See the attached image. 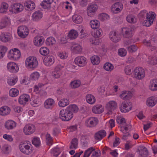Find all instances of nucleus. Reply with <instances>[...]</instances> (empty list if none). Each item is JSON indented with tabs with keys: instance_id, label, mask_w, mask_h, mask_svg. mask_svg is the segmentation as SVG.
I'll return each mask as SVG.
<instances>
[{
	"instance_id": "23",
	"label": "nucleus",
	"mask_w": 157,
	"mask_h": 157,
	"mask_svg": "<svg viewBox=\"0 0 157 157\" xmlns=\"http://www.w3.org/2000/svg\"><path fill=\"white\" fill-rule=\"evenodd\" d=\"M17 124L12 120H8L4 124L5 129L8 130H10L14 129L17 126Z\"/></svg>"
},
{
	"instance_id": "13",
	"label": "nucleus",
	"mask_w": 157,
	"mask_h": 157,
	"mask_svg": "<svg viewBox=\"0 0 157 157\" xmlns=\"http://www.w3.org/2000/svg\"><path fill=\"white\" fill-rule=\"evenodd\" d=\"M74 63L80 67L85 66L87 63V59L82 56H79L75 57L74 60Z\"/></svg>"
},
{
	"instance_id": "38",
	"label": "nucleus",
	"mask_w": 157,
	"mask_h": 157,
	"mask_svg": "<svg viewBox=\"0 0 157 157\" xmlns=\"http://www.w3.org/2000/svg\"><path fill=\"white\" fill-rule=\"evenodd\" d=\"M19 94V90L15 88L10 89L9 91V96L12 98H15Z\"/></svg>"
},
{
	"instance_id": "1",
	"label": "nucleus",
	"mask_w": 157,
	"mask_h": 157,
	"mask_svg": "<svg viewBox=\"0 0 157 157\" xmlns=\"http://www.w3.org/2000/svg\"><path fill=\"white\" fill-rule=\"evenodd\" d=\"M39 64L37 58L35 56H30L26 58L25 62V66L29 70H33L36 68Z\"/></svg>"
},
{
	"instance_id": "51",
	"label": "nucleus",
	"mask_w": 157,
	"mask_h": 157,
	"mask_svg": "<svg viewBox=\"0 0 157 157\" xmlns=\"http://www.w3.org/2000/svg\"><path fill=\"white\" fill-rule=\"evenodd\" d=\"M91 62L94 65H98L100 63V58L97 56H93L90 58Z\"/></svg>"
},
{
	"instance_id": "46",
	"label": "nucleus",
	"mask_w": 157,
	"mask_h": 157,
	"mask_svg": "<svg viewBox=\"0 0 157 157\" xmlns=\"http://www.w3.org/2000/svg\"><path fill=\"white\" fill-rule=\"evenodd\" d=\"M126 21L130 23L134 24L137 21V19L134 16L130 14L128 15L126 17Z\"/></svg>"
},
{
	"instance_id": "50",
	"label": "nucleus",
	"mask_w": 157,
	"mask_h": 157,
	"mask_svg": "<svg viewBox=\"0 0 157 157\" xmlns=\"http://www.w3.org/2000/svg\"><path fill=\"white\" fill-rule=\"evenodd\" d=\"M110 18L109 15L107 13H102L98 15V18L102 21L108 20Z\"/></svg>"
},
{
	"instance_id": "18",
	"label": "nucleus",
	"mask_w": 157,
	"mask_h": 157,
	"mask_svg": "<svg viewBox=\"0 0 157 157\" xmlns=\"http://www.w3.org/2000/svg\"><path fill=\"white\" fill-rule=\"evenodd\" d=\"M35 130L36 128L34 125L31 124H28L24 127L23 132L25 135H29L33 133Z\"/></svg>"
},
{
	"instance_id": "37",
	"label": "nucleus",
	"mask_w": 157,
	"mask_h": 157,
	"mask_svg": "<svg viewBox=\"0 0 157 157\" xmlns=\"http://www.w3.org/2000/svg\"><path fill=\"white\" fill-rule=\"evenodd\" d=\"M92 111L95 113H101L103 112L104 109L102 105L101 104L97 105L93 107Z\"/></svg>"
},
{
	"instance_id": "24",
	"label": "nucleus",
	"mask_w": 157,
	"mask_h": 157,
	"mask_svg": "<svg viewBox=\"0 0 157 157\" xmlns=\"http://www.w3.org/2000/svg\"><path fill=\"white\" fill-rule=\"evenodd\" d=\"M157 103V97L155 96H151L148 97L146 101V105L149 107L152 108Z\"/></svg>"
},
{
	"instance_id": "57",
	"label": "nucleus",
	"mask_w": 157,
	"mask_h": 157,
	"mask_svg": "<svg viewBox=\"0 0 157 157\" xmlns=\"http://www.w3.org/2000/svg\"><path fill=\"white\" fill-rule=\"evenodd\" d=\"M46 143L49 145H51L53 143V139L50 135L47 133L45 135Z\"/></svg>"
},
{
	"instance_id": "56",
	"label": "nucleus",
	"mask_w": 157,
	"mask_h": 157,
	"mask_svg": "<svg viewBox=\"0 0 157 157\" xmlns=\"http://www.w3.org/2000/svg\"><path fill=\"white\" fill-rule=\"evenodd\" d=\"M62 150L59 149L58 147H56L53 148L51 150V154L54 156H57L61 152Z\"/></svg>"
},
{
	"instance_id": "3",
	"label": "nucleus",
	"mask_w": 157,
	"mask_h": 157,
	"mask_svg": "<svg viewBox=\"0 0 157 157\" xmlns=\"http://www.w3.org/2000/svg\"><path fill=\"white\" fill-rule=\"evenodd\" d=\"M21 52L17 48H13L10 49L7 55L8 58L10 60L17 61L21 57Z\"/></svg>"
},
{
	"instance_id": "34",
	"label": "nucleus",
	"mask_w": 157,
	"mask_h": 157,
	"mask_svg": "<svg viewBox=\"0 0 157 157\" xmlns=\"http://www.w3.org/2000/svg\"><path fill=\"white\" fill-rule=\"evenodd\" d=\"M148 87L151 91L157 90V79L154 78L151 79L149 82Z\"/></svg>"
},
{
	"instance_id": "15",
	"label": "nucleus",
	"mask_w": 157,
	"mask_h": 157,
	"mask_svg": "<svg viewBox=\"0 0 157 157\" xmlns=\"http://www.w3.org/2000/svg\"><path fill=\"white\" fill-rule=\"evenodd\" d=\"M132 108V103L129 101H124L122 102L120 107L121 111L123 113L128 112Z\"/></svg>"
},
{
	"instance_id": "29",
	"label": "nucleus",
	"mask_w": 157,
	"mask_h": 157,
	"mask_svg": "<svg viewBox=\"0 0 157 157\" xmlns=\"http://www.w3.org/2000/svg\"><path fill=\"white\" fill-rule=\"evenodd\" d=\"M12 38V35L9 33H3L0 35V40L3 42H7Z\"/></svg>"
},
{
	"instance_id": "27",
	"label": "nucleus",
	"mask_w": 157,
	"mask_h": 157,
	"mask_svg": "<svg viewBox=\"0 0 157 157\" xmlns=\"http://www.w3.org/2000/svg\"><path fill=\"white\" fill-rule=\"evenodd\" d=\"M132 94L131 91L123 90L121 92L119 97L122 100H128L132 98Z\"/></svg>"
},
{
	"instance_id": "7",
	"label": "nucleus",
	"mask_w": 157,
	"mask_h": 157,
	"mask_svg": "<svg viewBox=\"0 0 157 157\" xmlns=\"http://www.w3.org/2000/svg\"><path fill=\"white\" fill-rule=\"evenodd\" d=\"M117 107V104L116 101L110 100L107 102L105 106V110L107 111V113L112 114L113 111L116 109Z\"/></svg>"
},
{
	"instance_id": "9",
	"label": "nucleus",
	"mask_w": 157,
	"mask_h": 157,
	"mask_svg": "<svg viewBox=\"0 0 157 157\" xmlns=\"http://www.w3.org/2000/svg\"><path fill=\"white\" fill-rule=\"evenodd\" d=\"M23 10L24 6L22 4L16 3L10 6L9 11L12 13L17 14L21 12Z\"/></svg>"
},
{
	"instance_id": "36",
	"label": "nucleus",
	"mask_w": 157,
	"mask_h": 157,
	"mask_svg": "<svg viewBox=\"0 0 157 157\" xmlns=\"http://www.w3.org/2000/svg\"><path fill=\"white\" fill-rule=\"evenodd\" d=\"M89 25L92 29H96L99 27L100 23L99 20L94 19L90 21Z\"/></svg>"
},
{
	"instance_id": "45",
	"label": "nucleus",
	"mask_w": 157,
	"mask_h": 157,
	"mask_svg": "<svg viewBox=\"0 0 157 157\" xmlns=\"http://www.w3.org/2000/svg\"><path fill=\"white\" fill-rule=\"evenodd\" d=\"M40 76V74L39 72L37 71H35L31 74L29 78L32 81H36L39 79Z\"/></svg>"
},
{
	"instance_id": "62",
	"label": "nucleus",
	"mask_w": 157,
	"mask_h": 157,
	"mask_svg": "<svg viewBox=\"0 0 157 157\" xmlns=\"http://www.w3.org/2000/svg\"><path fill=\"white\" fill-rule=\"evenodd\" d=\"M127 53V51L124 48H120L118 50L117 54L120 56L124 57L126 55Z\"/></svg>"
},
{
	"instance_id": "30",
	"label": "nucleus",
	"mask_w": 157,
	"mask_h": 157,
	"mask_svg": "<svg viewBox=\"0 0 157 157\" xmlns=\"http://www.w3.org/2000/svg\"><path fill=\"white\" fill-rule=\"evenodd\" d=\"M43 13L41 11H35L32 15V20L33 21H38L43 17Z\"/></svg>"
},
{
	"instance_id": "10",
	"label": "nucleus",
	"mask_w": 157,
	"mask_h": 157,
	"mask_svg": "<svg viewBox=\"0 0 157 157\" xmlns=\"http://www.w3.org/2000/svg\"><path fill=\"white\" fill-rule=\"evenodd\" d=\"M17 33L20 37L24 38L26 37L29 35V30L27 26L23 25L18 27Z\"/></svg>"
},
{
	"instance_id": "20",
	"label": "nucleus",
	"mask_w": 157,
	"mask_h": 157,
	"mask_svg": "<svg viewBox=\"0 0 157 157\" xmlns=\"http://www.w3.org/2000/svg\"><path fill=\"white\" fill-rule=\"evenodd\" d=\"M55 102L54 100L52 98H48L46 99L44 103V108L48 110L52 109L55 106Z\"/></svg>"
},
{
	"instance_id": "35",
	"label": "nucleus",
	"mask_w": 157,
	"mask_h": 157,
	"mask_svg": "<svg viewBox=\"0 0 157 157\" xmlns=\"http://www.w3.org/2000/svg\"><path fill=\"white\" fill-rule=\"evenodd\" d=\"M78 35V33L77 30L72 29L68 32L67 36L70 40H73L77 38Z\"/></svg>"
},
{
	"instance_id": "19",
	"label": "nucleus",
	"mask_w": 157,
	"mask_h": 157,
	"mask_svg": "<svg viewBox=\"0 0 157 157\" xmlns=\"http://www.w3.org/2000/svg\"><path fill=\"white\" fill-rule=\"evenodd\" d=\"M72 53L74 54H80L82 52V47L80 44H73L70 47Z\"/></svg>"
},
{
	"instance_id": "60",
	"label": "nucleus",
	"mask_w": 157,
	"mask_h": 157,
	"mask_svg": "<svg viewBox=\"0 0 157 157\" xmlns=\"http://www.w3.org/2000/svg\"><path fill=\"white\" fill-rule=\"evenodd\" d=\"M95 150V149L93 147H91L86 150L84 152L83 157H89L91 154Z\"/></svg>"
},
{
	"instance_id": "21",
	"label": "nucleus",
	"mask_w": 157,
	"mask_h": 157,
	"mask_svg": "<svg viewBox=\"0 0 157 157\" xmlns=\"http://www.w3.org/2000/svg\"><path fill=\"white\" fill-rule=\"evenodd\" d=\"M98 123V119L96 117H90L85 121V124L88 127H93L96 126Z\"/></svg>"
},
{
	"instance_id": "4",
	"label": "nucleus",
	"mask_w": 157,
	"mask_h": 157,
	"mask_svg": "<svg viewBox=\"0 0 157 157\" xmlns=\"http://www.w3.org/2000/svg\"><path fill=\"white\" fill-rule=\"evenodd\" d=\"M156 14L154 12L149 11L146 14V19L143 22V25L149 27L151 25L155 19Z\"/></svg>"
},
{
	"instance_id": "31",
	"label": "nucleus",
	"mask_w": 157,
	"mask_h": 157,
	"mask_svg": "<svg viewBox=\"0 0 157 157\" xmlns=\"http://www.w3.org/2000/svg\"><path fill=\"white\" fill-rule=\"evenodd\" d=\"M11 109L6 105L3 106L0 108V115L6 116L9 115L11 112Z\"/></svg>"
},
{
	"instance_id": "16",
	"label": "nucleus",
	"mask_w": 157,
	"mask_h": 157,
	"mask_svg": "<svg viewBox=\"0 0 157 157\" xmlns=\"http://www.w3.org/2000/svg\"><path fill=\"white\" fill-rule=\"evenodd\" d=\"M121 32L126 38L132 37L133 35L132 29L130 27H124L121 28Z\"/></svg>"
},
{
	"instance_id": "58",
	"label": "nucleus",
	"mask_w": 157,
	"mask_h": 157,
	"mask_svg": "<svg viewBox=\"0 0 157 157\" xmlns=\"http://www.w3.org/2000/svg\"><path fill=\"white\" fill-rule=\"evenodd\" d=\"M78 140L76 138L74 139L71 142L70 148L71 149H76L78 147Z\"/></svg>"
},
{
	"instance_id": "26",
	"label": "nucleus",
	"mask_w": 157,
	"mask_h": 157,
	"mask_svg": "<svg viewBox=\"0 0 157 157\" xmlns=\"http://www.w3.org/2000/svg\"><path fill=\"white\" fill-rule=\"evenodd\" d=\"M30 99L29 95L24 94L21 95L18 99V103L21 105H25Z\"/></svg>"
},
{
	"instance_id": "64",
	"label": "nucleus",
	"mask_w": 157,
	"mask_h": 157,
	"mask_svg": "<svg viewBox=\"0 0 157 157\" xmlns=\"http://www.w3.org/2000/svg\"><path fill=\"white\" fill-rule=\"evenodd\" d=\"M58 56L61 59H65L67 58L68 54L65 52H61L58 53Z\"/></svg>"
},
{
	"instance_id": "5",
	"label": "nucleus",
	"mask_w": 157,
	"mask_h": 157,
	"mask_svg": "<svg viewBox=\"0 0 157 157\" xmlns=\"http://www.w3.org/2000/svg\"><path fill=\"white\" fill-rule=\"evenodd\" d=\"M60 119L63 121H69L72 119L73 114L66 108L61 110L59 114Z\"/></svg>"
},
{
	"instance_id": "49",
	"label": "nucleus",
	"mask_w": 157,
	"mask_h": 157,
	"mask_svg": "<svg viewBox=\"0 0 157 157\" xmlns=\"http://www.w3.org/2000/svg\"><path fill=\"white\" fill-rule=\"evenodd\" d=\"M106 135V132L104 130H101L99 131L95 135L96 139L101 140Z\"/></svg>"
},
{
	"instance_id": "52",
	"label": "nucleus",
	"mask_w": 157,
	"mask_h": 157,
	"mask_svg": "<svg viewBox=\"0 0 157 157\" xmlns=\"http://www.w3.org/2000/svg\"><path fill=\"white\" fill-rule=\"evenodd\" d=\"M49 50L47 47H42L39 49L40 54L43 56H46L49 53Z\"/></svg>"
},
{
	"instance_id": "44",
	"label": "nucleus",
	"mask_w": 157,
	"mask_h": 157,
	"mask_svg": "<svg viewBox=\"0 0 157 157\" xmlns=\"http://www.w3.org/2000/svg\"><path fill=\"white\" fill-rule=\"evenodd\" d=\"M103 34L102 29L100 28L92 32V35L95 38H98L102 36Z\"/></svg>"
},
{
	"instance_id": "48",
	"label": "nucleus",
	"mask_w": 157,
	"mask_h": 157,
	"mask_svg": "<svg viewBox=\"0 0 157 157\" xmlns=\"http://www.w3.org/2000/svg\"><path fill=\"white\" fill-rule=\"evenodd\" d=\"M81 84V82L79 80H75L71 82L70 86L73 89H75L79 87Z\"/></svg>"
},
{
	"instance_id": "59",
	"label": "nucleus",
	"mask_w": 157,
	"mask_h": 157,
	"mask_svg": "<svg viewBox=\"0 0 157 157\" xmlns=\"http://www.w3.org/2000/svg\"><path fill=\"white\" fill-rule=\"evenodd\" d=\"M32 142L36 147L39 146L41 144L40 139L36 137H33L32 138Z\"/></svg>"
},
{
	"instance_id": "2",
	"label": "nucleus",
	"mask_w": 157,
	"mask_h": 157,
	"mask_svg": "<svg viewBox=\"0 0 157 157\" xmlns=\"http://www.w3.org/2000/svg\"><path fill=\"white\" fill-rule=\"evenodd\" d=\"M18 147L22 153L27 155L31 154L33 151L32 145L29 141L21 142Z\"/></svg>"
},
{
	"instance_id": "43",
	"label": "nucleus",
	"mask_w": 157,
	"mask_h": 157,
	"mask_svg": "<svg viewBox=\"0 0 157 157\" xmlns=\"http://www.w3.org/2000/svg\"><path fill=\"white\" fill-rule=\"evenodd\" d=\"M17 80V77L12 76L8 78L7 82L9 85L13 86L16 84Z\"/></svg>"
},
{
	"instance_id": "42",
	"label": "nucleus",
	"mask_w": 157,
	"mask_h": 157,
	"mask_svg": "<svg viewBox=\"0 0 157 157\" xmlns=\"http://www.w3.org/2000/svg\"><path fill=\"white\" fill-rule=\"evenodd\" d=\"M86 102L90 105L94 104L95 102V98L93 95L87 94L86 96Z\"/></svg>"
},
{
	"instance_id": "53",
	"label": "nucleus",
	"mask_w": 157,
	"mask_h": 157,
	"mask_svg": "<svg viewBox=\"0 0 157 157\" xmlns=\"http://www.w3.org/2000/svg\"><path fill=\"white\" fill-rule=\"evenodd\" d=\"M8 50L7 47L4 45H0V58H3Z\"/></svg>"
},
{
	"instance_id": "25",
	"label": "nucleus",
	"mask_w": 157,
	"mask_h": 157,
	"mask_svg": "<svg viewBox=\"0 0 157 157\" xmlns=\"http://www.w3.org/2000/svg\"><path fill=\"white\" fill-rule=\"evenodd\" d=\"M110 40L112 42L117 43L121 40V36L118 33L115 31H112L109 34Z\"/></svg>"
},
{
	"instance_id": "39",
	"label": "nucleus",
	"mask_w": 157,
	"mask_h": 157,
	"mask_svg": "<svg viewBox=\"0 0 157 157\" xmlns=\"http://www.w3.org/2000/svg\"><path fill=\"white\" fill-rule=\"evenodd\" d=\"M72 20L75 23L79 24L82 23L83 20V18L81 15L75 14L72 16Z\"/></svg>"
},
{
	"instance_id": "40",
	"label": "nucleus",
	"mask_w": 157,
	"mask_h": 157,
	"mask_svg": "<svg viewBox=\"0 0 157 157\" xmlns=\"http://www.w3.org/2000/svg\"><path fill=\"white\" fill-rule=\"evenodd\" d=\"M70 101L68 99L66 98H63L59 101L58 105L59 107L64 108L68 105Z\"/></svg>"
},
{
	"instance_id": "12",
	"label": "nucleus",
	"mask_w": 157,
	"mask_h": 157,
	"mask_svg": "<svg viewBox=\"0 0 157 157\" xmlns=\"http://www.w3.org/2000/svg\"><path fill=\"white\" fill-rule=\"evenodd\" d=\"M98 8L97 4L91 3L88 6L86 9L87 15L90 17H93Z\"/></svg>"
},
{
	"instance_id": "11",
	"label": "nucleus",
	"mask_w": 157,
	"mask_h": 157,
	"mask_svg": "<svg viewBox=\"0 0 157 157\" xmlns=\"http://www.w3.org/2000/svg\"><path fill=\"white\" fill-rule=\"evenodd\" d=\"M64 68V66L61 64H58L54 68V70L51 73V76L54 79H58L60 78L62 75L61 71Z\"/></svg>"
},
{
	"instance_id": "6",
	"label": "nucleus",
	"mask_w": 157,
	"mask_h": 157,
	"mask_svg": "<svg viewBox=\"0 0 157 157\" xmlns=\"http://www.w3.org/2000/svg\"><path fill=\"white\" fill-rule=\"evenodd\" d=\"M145 76L144 70L142 67H136L133 72L134 77L137 80H140L143 79Z\"/></svg>"
},
{
	"instance_id": "17",
	"label": "nucleus",
	"mask_w": 157,
	"mask_h": 157,
	"mask_svg": "<svg viewBox=\"0 0 157 157\" xmlns=\"http://www.w3.org/2000/svg\"><path fill=\"white\" fill-rule=\"evenodd\" d=\"M123 8V4L121 3L117 2L112 5L111 7V11L113 13L117 14L120 13Z\"/></svg>"
},
{
	"instance_id": "32",
	"label": "nucleus",
	"mask_w": 157,
	"mask_h": 157,
	"mask_svg": "<svg viewBox=\"0 0 157 157\" xmlns=\"http://www.w3.org/2000/svg\"><path fill=\"white\" fill-rule=\"evenodd\" d=\"M25 6L27 11H30L35 9L36 5L33 2L29 0L25 2Z\"/></svg>"
},
{
	"instance_id": "22",
	"label": "nucleus",
	"mask_w": 157,
	"mask_h": 157,
	"mask_svg": "<svg viewBox=\"0 0 157 157\" xmlns=\"http://www.w3.org/2000/svg\"><path fill=\"white\" fill-rule=\"evenodd\" d=\"M45 39L44 37L42 36L37 35L35 36L33 40V42L36 46L40 47L44 44Z\"/></svg>"
},
{
	"instance_id": "28",
	"label": "nucleus",
	"mask_w": 157,
	"mask_h": 157,
	"mask_svg": "<svg viewBox=\"0 0 157 157\" xmlns=\"http://www.w3.org/2000/svg\"><path fill=\"white\" fill-rule=\"evenodd\" d=\"M55 62V59L53 56L51 55L47 56L43 59V63L45 65L49 67L52 66Z\"/></svg>"
},
{
	"instance_id": "63",
	"label": "nucleus",
	"mask_w": 157,
	"mask_h": 157,
	"mask_svg": "<svg viewBox=\"0 0 157 157\" xmlns=\"http://www.w3.org/2000/svg\"><path fill=\"white\" fill-rule=\"evenodd\" d=\"M149 63L152 65H155L157 64V57L155 56L149 57Z\"/></svg>"
},
{
	"instance_id": "61",
	"label": "nucleus",
	"mask_w": 157,
	"mask_h": 157,
	"mask_svg": "<svg viewBox=\"0 0 157 157\" xmlns=\"http://www.w3.org/2000/svg\"><path fill=\"white\" fill-rule=\"evenodd\" d=\"M31 105L34 107H37L40 105L38 98L33 97L31 102Z\"/></svg>"
},
{
	"instance_id": "14",
	"label": "nucleus",
	"mask_w": 157,
	"mask_h": 157,
	"mask_svg": "<svg viewBox=\"0 0 157 157\" xmlns=\"http://www.w3.org/2000/svg\"><path fill=\"white\" fill-rule=\"evenodd\" d=\"M6 67L8 70L11 73H16L19 70L18 64L13 62L11 61L8 63Z\"/></svg>"
},
{
	"instance_id": "33",
	"label": "nucleus",
	"mask_w": 157,
	"mask_h": 157,
	"mask_svg": "<svg viewBox=\"0 0 157 157\" xmlns=\"http://www.w3.org/2000/svg\"><path fill=\"white\" fill-rule=\"evenodd\" d=\"M9 7V4L6 2H2L0 5V13L2 14L7 13Z\"/></svg>"
},
{
	"instance_id": "54",
	"label": "nucleus",
	"mask_w": 157,
	"mask_h": 157,
	"mask_svg": "<svg viewBox=\"0 0 157 157\" xmlns=\"http://www.w3.org/2000/svg\"><path fill=\"white\" fill-rule=\"evenodd\" d=\"M56 41L55 38L53 37H49L47 38L46 41V44L49 46H52L56 43Z\"/></svg>"
},
{
	"instance_id": "41",
	"label": "nucleus",
	"mask_w": 157,
	"mask_h": 157,
	"mask_svg": "<svg viewBox=\"0 0 157 157\" xmlns=\"http://www.w3.org/2000/svg\"><path fill=\"white\" fill-rule=\"evenodd\" d=\"M66 109L73 115L74 113H77L79 109L78 108L75 104H71L68 106Z\"/></svg>"
},
{
	"instance_id": "8",
	"label": "nucleus",
	"mask_w": 157,
	"mask_h": 157,
	"mask_svg": "<svg viewBox=\"0 0 157 157\" xmlns=\"http://www.w3.org/2000/svg\"><path fill=\"white\" fill-rule=\"evenodd\" d=\"M11 25V20L10 17L5 16L0 20V30L10 27Z\"/></svg>"
},
{
	"instance_id": "47",
	"label": "nucleus",
	"mask_w": 157,
	"mask_h": 157,
	"mask_svg": "<svg viewBox=\"0 0 157 157\" xmlns=\"http://www.w3.org/2000/svg\"><path fill=\"white\" fill-rule=\"evenodd\" d=\"M54 0H44L42 2L41 5L44 9L50 8L51 4L53 2Z\"/></svg>"
},
{
	"instance_id": "55",
	"label": "nucleus",
	"mask_w": 157,
	"mask_h": 157,
	"mask_svg": "<svg viewBox=\"0 0 157 157\" xmlns=\"http://www.w3.org/2000/svg\"><path fill=\"white\" fill-rule=\"evenodd\" d=\"M114 66L110 63H106L104 65V69L107 71H111L114 69Z\"/></svg>"
}]
</instances>
